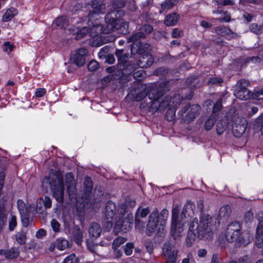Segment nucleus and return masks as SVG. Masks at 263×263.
I'll return each instance as SVG.
<instances>
[{"label":"nucleus","mask_w":263,"mask_h":263,"mask_svg":"<svg viewBox=\"0 0 263 263\" xmlns=\"http://www.w3.org/2000/svg\"><path fill=\"white\" fill-rule=\"evenodd\" d=\"M168 81L157 84H153L146 87L145 85L139 84L136 88L130 91L132 99L135 101H140L147 96L140 104L141 108H148L149 112L154 114L157 111H162L171 103V98L165 96L170 90Z\"/></svg>","instance_id":"f257e3e1"},{"label":"nucleus","mask_w":263,"mask_h":263,"mask_svg":"<svg viewBox=\"0 0 263 263\" xmlns=\"http://www.w3.org/2000/svg\"><path fill=\"white\" fill-rule=\"evenodd\" d=\"M216 219L208 214H202L199 222L197 218H194L189 226V230L186 238V246L190 247L197 237L200 239H211L213 231L216 229Z\"/></svg>","instance_id":"f03ea898"},{"label":"nucleus","mask_w":263,"mask_h":263,"mask_svg":"<svg viewBox=\"0 0 263 263\" xmlns=\"http://www.w3.org/2000/svg\"><path fill=\"white\" fill-rule=\"evenodd\" d=\"M195 210V205L191 201H188L184 205L180 215L177 207L173 209L171 235L176 243H178L185 223L188 221L189 218L193 215Z\"/></svg>","instance_id":"7ed1b4c3"},{"label":"nucleus","mask_w":263,"mask_h":263,"mask_svg":"<svg viewBox=\"0 0 263 263\" xmlns=\"http://www.w3.org/2000/svg\"><path fill=\"white\" fill-rule=\"evenodd\" d=\"M116 11L115 10L109 12L105 17L106 23V27L100 24L93 25L91 28H89V34L90 36L97 37L99 35L104 33L108 34L116 29L117 19Z\"/></svg>","instance_id":"20e7f679"},{"label":"nucleus","mask_w":263,"mask_h":263,"mask_svg":"<svg viewBox=\"0 0 263 263\" xmlns=\"http://www.w3.org/2000/svg\"><path fill=\"white\" fill-rule=\"evenodd\" d=\"M168 215V212L166 209H163L160 214L157 209L153 211L148 217V221L147 224V234L149 236L154 233L159 223L163 226Z\"/></svg>","instance_id":"39448f33"},{"label":"nucleus","mask_w":263,"mask_h":263,"mask_svg":"<svg viewBox=\"0 0 263 263\" xmlns=\"http://www.w3.org/2000/svg\"><path fill=\"white\" fill-rule=\"evenodd\" d=\"M119 210L118 212H119ZM128 210L126 205V202L122 203L121 205V211L119 213V216H117L118 219H116L115 224V230L117 232H122L125 233L126 231H129L132 228V226L133 221V217L128 214L127 217L123 218V215L125 213H128Z\"/></svg>","instance_id":"423d86ee"},{"label":"nucleus","mask_w":263,"mask_h":263,"mask_svg":"<svg viewBox=\"0 0 263 263\" xmlns=\"http://www.w3.org/2000/svg\"><path fill=\"white\" fill-rule=\"evenodd\" d=\"M49 183L53 197L59 203L64 201V184L62 176L58 174H51L49 175Z\"/></svg>","instance_id":"0eeeda50"},{"label":"nucleus","mask_w":263,"mask_h":263,"mask_svg":"<svg viewBox=\"0 0 263 263\" xmlns=\"http://www.w3.org/2000/svg\"><path fill=\"white\" fill-rule=\"evenodd\" d=\"M200 110L201 108L198 104L187 103L178 111V115L182 117V122L189 124L199 115Z\"/></svg>","instance_id":"6e6552de"},{"label":"nucleus","mask_w":263,"mask_h":263,"mask_svg":"<svg viewBox=\"0 0 263 263\" xmlns=\"http://www.w3.org/2000/svg\"><path fill=\"white\" fill-rule=\"evenodd\" d=\"M241 225L237 221L230 223L226 230L225 238L228 242H233L238 240L241 242Z\"/></svg>","instance_id":"1a4fd4ad"},{"label":"nucleus","mask_w":263,"mask_h":263,"mask_svg":"<svg viewBox=\"0 0 263 263\" xmlns=\"http://www.w3.org/2000/svg\"><path fill=\"white\" fill-rule=\"evenodd\" d=\"M137 65L131 61L126 60L117 64V70L118 75L116 78L121 80L125 79L128 76L130 75L137 69Z\"/></svg>","instance_id":"9d476101"},{"label":"nucleus","mask_w":263,"mask_h":263,"mask_svg":"<svg viewBox=\"0 0 263 263\" xmlns=\"http://www.w3.org/2000/svg\"><path fill=\"white\" fill-rule=\"evenodd\" d=\"M17 209L19 211L23 227L27 228L29 224L30 208L27 206L23 201L17 200Z\"/></svg>","instance_id":"9b49d317"},{"label":"nucleus","mask_w":263,"mask_h":263,"mask_svg":"<svg viewBox=\"0 0 263 263\" xmlns=\"http://www.w3.org/2000/svg\"><path fill=\"white\" fill-rule=\"evenodd\" d=\"M246 121L244 118H237L232 125V132L234 136L239 137L246 130Z\"/></svg>","instance_id":"f8f14e48"},{"label":"nucleus","mask_w":263,"mask_h":263,"mask_svg":"<svg viewBox=\"0 0 263 263\" xmlns=\"http://www.w3.org/2000/svg\"><path fill=\"white\" fill-rule=\"evenodd\" d=\"M150 213L148 207L143 208L139 206L137 210L135 217L136 227H143L145 225V219L147 215Z\"/></svg>","instance_id":"ddd939ff"},{"label":"nucleus","mask_w":263,"mask_h":263,"mask_svg":"<svg viewBox=\"0 0 263 263\" xmlns=\"http://www.w3.org/2000/svg\"><path fill=\"white\" fill-rule=\"evenodd\" d=\"M121 211L120 209L117 210L115 203L112 201H108L105 206L104 211V218L105 219H114L116 215L117 217L119 216L118 211ZM118 219V218H116Z\"/></svg>","instance_id":"4468645a"},{"label":"nucleus","mask_w":263,"mask_h":263,"mask_svg":"<svg viewBox=\"0 0 263 263\" xmlns=\"http://www.w3.org/2000/svg\"><path fill=\"white\" fill-rule=\"evenodd\" d=\"M92 181L90 177H87L85 179L84 183V195L83 198L86 200V203L92 204L91 200V195L92 190Z\"/></svg>","instance_id":"2eb2a0df"},{"label":"nucleus","mask_w":263,"mask_h":263,"mask_svg":"<svg viewBox=\"0 0 263 263\" xmlns=\"http://www.w3.org/2000/svg\"><path fill=\"white\" fill-rule=\"evenodd\" d=\"M139 57L136 65L140 68H146L152 65L153 63V58L148 52L144 54H139Z\"/></svg>","instance_id":"dca6fc26"},{"label":"nucleus","mask_w":263,"mask_h":263,"mask_svg":"<svg viewBox=\"0 0 263 263\" xmlns=\"http://www.w3.org/2000/svg\"><path fill=\"white\" fill-rule=\"evenodd\" d=\"M86 49L81 48L78 49L75 54L73 55L71 59L78 66H82L86 62V56L87 55Z\"/></svg>","instance_id":"f3484780"},{"label":"nucleus","mask_w":263,"mask_h":263,"mask_svg":"<svg viewBox=\"0 0 263 263\" xmlns=\"http://www.w3.org/2000/svg\"><path fill=\"white\" fill-rule=\"evenodd\" d=\"M91 7L93 11H90L89 14L86 16L89 17L88 20L91 18L92 13H103L105 9V3L103 0H92Z\"/></svg>","instance_id":"a211bd4d"},{"label":"nucleus","mask_w":263,"mask_h":263,"mask_svg":"<svg viewBox=\"0 0 263 263\" xmlns=\"http://www.w3.org/2000/svg\"><path fill=\"white\" fill-rule=\"evenodd\" d=\"M7 200L2 198L0 199V233L7 220L5 206L7 205Z\"/></svg>","instance_id":"6ab92c4d"},{"label":"nucleus","mask_w":263,"mask_h":263,"mask_svg":"<svg viewBox=\"0 0 263 263\" xmlns=\"http://www.w3.org/2000/svg\"><path fill=\"white\" fill-rule=\"evenodd\" d=\"M150 49V45L147 43H143L142 42L139 44L137 45L136 47L134 46H132L130 48L131 54L133 55L139 52V54H144Z\"/></svg>","instance_id":"aec40b11"},{"label":"nucleus","mask_w":263,"mask_h":263,"mask_svg":"<svg viewBox=\"0 0 263 263\" xmlns=\"http://www.w3.org/2000/svg\"><path fill=\"white\" fill-rule=\"evenodd\" d=\"M101 232L102 229L100 226L96 222L92 223L88 230L89 236L93 239L99 237L101 235Z\"/></svg>","instance_id":"412c9836"},{"label":"nucleus","mask_w":263,"mask_h":263,"mask_svg":"<svg viewBox=\"0 0 263 263\" xmlns=\"http://www.w3.org/2000/svg\"><path fill=\"white\" fill-rule=\"evenodd\" d=\"M142 34V33H140L138 31L133 33L127 38V42L132 43L130 45V48L133 46L136 47L137 45H139L141 42V40L144 39V37H143Z\"/></svg>","instance_id":"4be33fe9"},{"label":"nucleus","mask_w":263,"mask_h":263,"mask_svg":"<svg viewBox=\"0 0 263 263\" xmlns=\"http://www.w3.org/2000/svg\"><path fill=\"white\" fill-rule=\"evenodd\" d=\"M179 19V15L175 13H172L166 16L164 23L167 26H174L177 24Z\"/></svg>","instance_id":"5701e85b"},{"label":"nucleus","mask_w":263,"mask_h":263,"mask_svg":"<svg viewBox=\"0 0 263 263\" xmlns=\"http://www.w3.org/2000/svg\"><path fill=\"white\" fill-rule=\"evenodd\" d=\"M234 95L237 98L240 100H247L252 99V91L248 89L236 90Z\"/></svg>","instance_id":"b1692460"},{"label":"nucleus","mask_w":263,"mask_h":263,"mask_svg":"<svg viewBox=\"0 0 263 263\" xmlns=\"http://www.w3.org/2000/svg\"><path fill=\"white\" fill-rule=\"evenodd\" d=\"M46 209V208H45V206H43L42 198L38 199L36 201L35 212L38 214L39 216L42 218H44L47 214Z\"/></svg>","instance_id":"393cba45"},{"label":"nucleus","mask_w":263,"mask_h":263,"mask_svg":"<svg viewBox=\"0 0 263 263\" xmlns=\"http://www.w3.org/2000/svg\"><path fill=\"white\" fill-rule=\"evenodd\" d=\"M176 251H179L175 249L174 245L171 241L164 243L162 247V254L164 256L171 255Z\"/></svg>","instance_id":"a878e982"},{"label":"nucleus","mask_w":263,"mask_h":263,"mask_svg":"<svg viewBox=\"0 0 263 263\" xmlns=\"http://www.w3.org/2000/svg\"><path fill=\"white\" fill-rule=\"evenodd\" d=\"M72 234L74 241L79 246L82 244L83 237V233L79 228H75L73 229Z\"/></svg>","instance_id":"bb28decb"},{"label":"nucleus","mask_w":263,"mask_h":263,"mask_svg":"<svg viewBox=\"0 0 263 263\" xmlns=\"http://www.w3.org/2000/svg\"><path fill=\"white\" fill-rule=\"evenodd\" d=\"M223 79L219 76L210 77L208 79L206 85L209 86H221Z\"/></svg>","instance_id":"cd10ccee"},{"label":"nucleus","mask_w":263,"mask_h":263,"mask_svg":"<svg viewBox=\"0 0 263 263\" xmlns=\"http://www.w3.org/2000/svg\"><path fill=\"white\" fill-rule=\"evenodd\" d=\"M222 100L221 98L218 99L214 104L212 112L211 115L218 118L221 113V110L222 108Z\"/></svg>","instance_id":"c85d7f7f"},{"label":"nucleus","mask_w":263,"mask_h":263,"mask_svg":"<svg viewBox=\"0 0 263 263\" xmlns=\"http://www.w3.org/2000/svg\"><path fill=\"white\" fill-rule=\"evenodd\" d=\"M215 32L221 36H226L227 35H233L234 33L229 28L225 26H218L215 29Z\"/></svg>","instance_id":"c756f323"},{"label":"nucleus","mask_w":263,"mask_h":263,"mask_svg":"<svg viewBox=\"0 0 263 263\" xmlns=\"http://www.w3.org/2000/svg\"><path fill=\"white\" fill-rule=\"evenodd\" d=\"M255 244L258 248L263 247V230L256 229Z\"/></svg>","instance_id":"7c9ffc66"},{"label":"nucleus","mask_w":263,"mask_h":263,"mask_svg":"<svg viewBox=\"0 0 263 263\" xmlns=\"http://www.w3.org/2000/svg\"><path fill=\"white\" fill-rule=\"evenodd\" d=\"M231 213V208L230 206L228 205H224L221 207L219 211V217L221 219L228 218Z\"/></svg>","instance_id":"2f4dec72"},{"label":"nucleus","mask_w":263,"mask_h":263,"mask_svg":"<svg viewBox=\"0 0 263 263\" xmlns=\"http://www.w3.org/2000/svg\"><path fill=\"white\" fill-rule=\"evenodd\" d=\"M56 247L59 250H64L69 247V242L63 238H58L55 241Z\"/></svg>","instance_id":"473e14b6"},{"label":"nucleus","mask_w":263,"mask_h":263,"mask_svg":"<svg viewBox=\"0 0 263 263\" xmlns=\"http://www.w3.org/2000/svg\"><path fill=\"white\" fill-rule=\"evenodd\" d=\"M0 255H4L7 259H11L15 258L16 251L14 248L9 250H0Z\"/></svg>","instance_id":"72a5a7b5"},{"label":"nucleus","mask_w":263,"mask_h":263,"mask_svg":"<svg viewBox=\"0 0 263 263\" xmlns=\"http://www.w3.org/2000/svg\"><path fill=\"white\" fill-rule=\"evenodd\" d=\"M53 23L61 28H65L69 24V21L65 16H62L57 17Z\"/></svg>","instance_id":"f704fd0d"},{"label":"nucleus","mask_w":263,"mask_h":263,"mask_svg":"<svg viewBox=\"0 0 263 263\" xmlns=\"http://www.w3.org/2000/svg\"><path fill=\"white\" fill-rule=\"evenodd\" d=\"M103 194L104 190L101 186L96 188L94 192V195L97 197L94 198L93 201H91L92 203L101 202L102 200Z\"/></svg>","instance_id":"c9c22d12"},{"label":"nucleus","mask_w":263,"mask_h":263,"mask_svg":"<svg viewBox=\"0 0 263 263\" xmlns=\"http://www.w3.org/2000/svg\"><path fill=\"white\" fill-rule=\"evenodd\" d=\"M249 30L256 35H259L263 33V26L259 25L257 23H252L249 25Z\"/></svg>","instance_id":"e433bc0d"},{"label":"nucleus","mask_w":263,"mask_h":263,"mask_svg":"<svg viewBox=\"0 0 263 263\" xmlns=\"http://www.w3.org/2000/svg\"><path fill=\"white\" fill-rule=\"evenodd\" d=\"M199 80L196 76H192L186 80V85L190 89L194 88L199 83Z\"/></svg>","instance_id":"4c0bfd02"},{"label":"nucleus","mask_w":263,"mask_h":263,"mask_svg":"<svg viewBox=\"0 0 263 263\" xmlns=\"http://www.w3.org/2000/svg\"><path fill=\"white\" fill-rule=\"evenodd\" d=\"M216 117L213 115H210V117L205 120L204 125V128L206 131L211 130L216 122Z\"/></svg>","instance_id":"58836bf2"},{"label":"nucleus","mask_w":263,"mask_h":263,"mask_svg":"<svg viewBox=\"0 0 263 263\" xmlns=\"http://www.w3.org/2000/svg\"><path fill=\"white\" fill-rule=\"evenodd\" d=\"M115 55L117 57L118 63H122L128 59L129 55L127 53H124L123 49H116Z\"/></svg>","instance_id":"ea45409f"},{"label":"nucleus","mask_w":263,"mask_h":263,"mask_svg":"<svg viewBox=\"0 0 263 263\" xmlns=\"http://www.w3.org/2000/svg\"><path fill=\"white\" fill-rule=\"evenodd\" d=\"M88 33H89V28L87 27H83L81 29L77 28L75 39L77 40H80L86 35Z\"/></svg>","instance_id":"a19ab883"},{"label":"nucleus","mask_w":263,"mask_h":263,"mask_svg":"<svg viewBox=\"0 0 263 263\" xmlns=\"http://www.w3.org/2000/svg\"><path fill=\"white\" fill-rule=\"evenodd\" d=\"M139 30L140 33H142V35H143V37L145 38L147 34L153 32V27L149 24H144L140 28Z\"/></svg>","instance_id":"79ce46f5"},{"label":"nucleus","mask_w":263,"mask_h":263,"mask_svg":"<svg viewBox=\"0 0 263 263\" xmlns=\"http://www.w3.org/2000/svg\"><path fill=\"white\" fill-rule=\"evenodd\" d=\"M76 185V184L67 186V191L70 200L76 198L77 191Z\"/></svg>","instance_id":"37998d69"},{"label":"nucleus","mask_w":263,"mask_h":263,"mask_svg":"<svg viewBox=\"0 0 263 263\" xmlns=\"http://www.w3.org/2000/svg\"><path fill=\"white\" fill-rule=\"evenodd\" d=\"M126 241V239L123 237H118L112 242V248L114 250L118 249L121 245Z\"/></svg>","instance_id":"c03bdc74"},{"label":"nucleus","mask_w":263,"mask_h":263,"mask_svg":"<svg viewBox=\"0 0 263 263\" xmlns=\"http://www.w3.org/2000/svg\"><path fill=\"white\" fill-rule=\"evenodd\" d=\"M118 74L115 72V73H114L113 74H110L109 75L104 77L101 80V83L102 85H105L107 84L108 83L111 82V81H113L114 80H121L120 78H116V76H117Z\"/></svg>","instance_id":"a18cd8bd"},{"label":"nucleus","mask_w":263,"mask_h":263,"mask_svg":"<svg viewBox=\"0 0 263 263\" xmlns=\"http://www.w3.org/2000/svg\"><path fill=\"white\" fill-rule=\"evenodd\" d=\"M252 259L249 255H243L239 257L237 260H232L229 263H251Z\"/></svg>","instance_id":"49530a36"},{"label":"nucleus","mask_w":263,"mask_h":263,"mask_svg":"<svg viewBox=\"0 0 263 263\" xmlns=\"http://www.w3.org/2000/svg\"><path fill=\"white\" fill-rule=\"evenodd\" d=\"M250 84V83L249 81L246 79H241L237 82L236 90L248 89L247 87Z\"/></svg>","instance_id":"de8ad7c7"},{"label":"nucleus","mask_w":263,"mask_h":263,"mask_svg":"<svg viewBox=\"0 0 263 263\" xmlns=\"http://www.w3.org/2000/svg\"><path fill=\"white\" fill-rule=\"evenodd\" d=\"M86 245H87V249L90 252H91L93 254H98V245L97 243H95L87 240L86 241Z\"/></svg>","instance_id":"09e8293b"},{"label":"nucleus","mask_w":263,"mask_h":263,"mask_svg":"<svg viewBox=\"0 0 263 263\" xmlns=\"http://www.w3.org/2000/svg\"><path fill=\"white\" fill-rule=\"evenodd\" d=\"M178 0H165L161 4V8L163 10L172 8L177 2Z\"/></svg>","instance_id":"8fccbe9b"},{"label":"nucleus","mask_w":263,"mask_h":263,"mask_svg":"<svg viewBox=\"0 0 263 263\" xmlns=\"http://www.w3.org/2000/svg\"><path fill=\"white\" fill-rule=\"evenodd\" d=\"M227 125L225 122L219 121L216 124V132L218 135H221L226 129Z\"/></svg>","instance_id":"3c124183"},{"label":"nucleus","mask_w":263,"mask_h":263,"mask_svg":"<svg viewBox=\"0 0 263 263\" xmlns=\"http://www.w3.org/2000/svg\"><path fill=\"white\" fill-rule=\"evenodd\" d=\"M65 183L66 186L76 184V181L74 179L73 174L71 173H68L65 175Z\"/></svg>","instance_id":"603ef678"},{"label":"nucleus","mask_w":263,"mask_h":263,"mask_svg":"<svg viewBox=\"0 0 263 263\" xmlns=\"http://www.w3.org/2000/svg\"><path fill=\"white\" fill-rule=\"evenodd\" d=\"M127 0H114L112 1V7L114 9H119L124 7Z\"/></svg>","instance_id":"864d4df0"},{"label":"nucleus","mask_w":263,"mask_h":263,"mask_svg":"<svg viewBox=\"0 0 263 263\" xmlns=\"http://www.w3.org/2000/svg\"><path fill=\"white\" fill-rule=\"evenodd\" d=\"M63 263H80V261L74 254H71L64 259Z\"/></svg>","instance_id":"5fc2aeb1"},{"label":"nucleus","mask_w":263,"mask_h":263,"mask_svg":"<svg viewBox=\"0 0 263 263\" xmlns=\"http://www.w3.org/2000/svg\"><path fill=\"white\" fill-rule=\"evenodd\" d=\"M179 251L174 252V253L165 256L166 261L165 263H175L177 258V255Z\"/></svg>","instance_id":"6e6d98bb"},{"label":"nucleus","mask_w":263,"mask_h":263,"mask_svg":"<svg viewBox=\"0 0 263 263\" xmlns=\"http://www.w3.org/2000/svg\"><path fill=\"white\" fill-rule=\"evenodd\" d=\"M125 254L127 256H130L132 254L133 249L134 248V245L132 242H128L125 246L122 247Z\"/></svg>","instance_id":"4d7b16f0"},{"label":"nucleus","mask_w":263,"mask_h":263,"mask_svg":"<svg viewBox=\"0 0 263 263\" xmlns=\"http://www.w3.org/2000/svg\"><path fill=\"white\" fill-rule=\"evenodd\" d=\"M256 218L258 221L256 229L263 230V212H258L256 214Z\"/></svg>","instance_id":"13d9d810"},{"label":"nucleus","mask_w":263,"mask_h":263,"mask_svg":"<svg viewBox=\"0 0 263 263\" xmlns=\"http://www.w3.org/2000/svg\"><path fill=\"white\" fill-rule=\"evenodd\" d=\"M254 126L260 128L261 134L263 135V114L260 115L255 121Z\"/></svg>","instance_id":"bf43d9fd"},{"label":"nucleus","mask_w":263,"mask_h":263,"mask_svg":"<svg viewBox=\"0 0 263 263\" xmlns=\"http://www.w3.org/2000/svg\"><path fill=\"white\" fill-rule=\"evenodd\" d=\"M217 20L220 22H229L231 21V15L228 11H223L221 16Z\"/></svg>","instance_id":"052dcab7"},{"label":"nucleus","mask_w":263,"mask_h":263,"mask_svg":"<svg viewBox=\"0 0 263 263\" xmlns=\"http://www.w3.org/2000/svg\"><path fill=\"white\" fill-rule=\"evenodd\" d=\"M109 50V47L107 46L102 48L100 49V52L98 53L99 58L104 60V58L109 54L108 53Z\"/></svg>","instance_id":"680f3d73"},{"label":"nucleus","mask_w":263,"mask_h":263,"mask_svg":"<svg viewBox=\"0 0 263 263\" xmlns=\"http://www.w3.org/2000/svg\"><path fill=\"white\" fill-rule=\"evenodd\" d=\"M132 74L133 78L136 80L141 81L144 77L145 72L143 70H139L134 72H133Z\"/></svg>","instance_id":"e2e57ef3"},{"label":"nucleus","mask_w":263,"mask_h":263,"mask_svg":"<svg viewBox=\"0 0 263 263\" xmlns=\"http://www.w3.org/2000/svg\"><path fill=\"white\" fill-rule=\"evenodd\" d=\"M99 67V63L95 61V60H92L87 65V68L88 70L90 71H93L98 69Z\"/></svg>","instance_id":"0e129e2a"},{"label":"nucleus","mask_w":263,"mask_h":263,"mask_svg":"<svg viewBox=\"0 0 263 263\" xmlns=\"http://www.w3.org/2000/svg\"><path fill=\"white\" fill-rule=\"evenodd\" d=\"M175 117V111L173 109H167L165 114V118L168 121H172Z\"/></svg>","instance_id":"69168bd1"},{"label":"nucleus","mask_w":263,"mask_h":263,"mask_svg":"<svg viewBox=\"0 0 263 263\" xmlns=\"http://www.w3.org/2000/svg\"><path fill=\"white\" fill-rule=\"evenodd\" d=\"M254 219L253 213L249 210L245 213L244 216V221L245 223H251Z\"/></svg>","instance_id":"338daca9"},{"label":"nucleus","mask_w":263,"mask_h":263,"mask_svg":"<svg viewBox=\"0 0 263 263\" xmlns=\"http://www.w3.org/2000/svg\"><path fill=\"white\" fill-rule=\"evenodd\" d=\"M144 245L147 252L149 254H152L153 253L154 250L153 242L151 240L147 239L145 241Z\"/></svg>","instance_id":"774afa93"}]
</instances>
